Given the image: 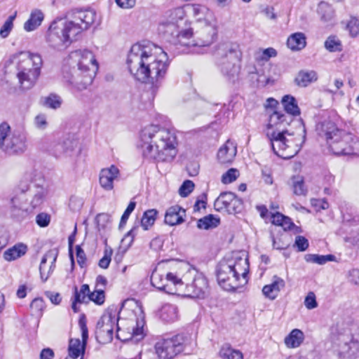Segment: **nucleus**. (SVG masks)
I'll list each match as a JSON object with an SVG mask.
<instances>
[{
  "instance_id": "7ed1b4c3",
  "label": "nucleus",
  "mask_w": 359,
  "mask_h": 359,
  "mask_svg": "<svg viewBox=\"0 0 359 359\" xmlns=\"http://www.w3.org/2000/svg\"><path fill=\"white\" fill-rule=\"evenodd\" d=\"M69 70H64V78L78 90L88 88L95 76L98 65L88 50H76L69 54Z\"/></svg>"
},
{
  "instance_id": "9b49d317",
  "label": "nucleus",
  "mask_w": 359,
  "mask_h": 359,
  "mask_svg": "<svg viewBox=\"0 0 359 359\" xmlns=\"http://www.w3.org/2000/svg\"><path fill=\"white\" fill-rule=\"evenodd\" d=\"M182 269L186 271L181 278L183 285L186 283V295L191 298H205L208 292V283L204 275L188 263H183Z\"/></svg>"
},
{
  "instance_id": "423d86ee",
  "label": "nucleus",
  "mask_w": 359,
  "mask_h": 359,
  "mask_svg": "<svg viewBox=\"0 0 359 359\" xmlns=\"http://www.w3.org/2000/svg\"><path fill=\"white\" fill-rule=\"evenodd\" d=\"M46 194V189L39 186L29 188L27 183L21 182L14 191L11 199V212L13 217L21 219L25 218L29 210L41 205Z\"/></svg>"
},
{
  "instance_id": "37998d69",
  "label": "nucleus",
  "mask_w": 359,
  "mask_h": 359,
  "mask_svg": "<svg viewBox=\"0 0 359 359\" xmlns=\"http://www.w3.org/2000/svg\"><path fill=\"white\" fill-rule=\"evenodd\" d=\"M77 146V142L72 140H67L62 144L56 146L55 151H60L62 149V152L67 155H70Z\"/></svg>"
},
{
  "instance_id": "5fc2aeb1",
  "label": "nucleus",
  "mask_w": 359,
  "mask_h": 359,
  "mask_svg": "<svg viewBox=\"0 0 359 359\" xmlns=\"http://www.w3.org/2000/svg\"><path fill=\"white\" fill-rule=\"evenodd\" d=\"M79 325L81 331L82 343L83 346H86L87 340L88 338V330L86 325V320L85 317L80 318L79 320Z\"/></svg>"
},
{
  "instance_id": "c756f323",
  "label": "nucleus",
  "mask_w": 359,
  "mask_h": 359,
  "mask_svg": "<svg viewBox=\"0 0 359 359\" xmlns=\"http://www.w3.org/2000/svg\"><path fill=\"white\" fill-rule=\"evenodd\" d=\"M317 73L313 71H300L295 78V83L300 87H306L310 83L317 81Z\"/></svg>"
},
{
  "instance_id": "6e6552de",
  "label": "nucleus",
  "mask_w": 359,
  "mask_h": 359,
  "mask_svg": "<svg viewBox=\"0 0 359 359\" xmlns=\"http://www.w3.org/2000/svg\"><path fill=\"white\" fill-rule=\"evenodd\" d=\"M285 127L279 125L269 128L268 124L266 136L274 154L283 159H290L299 153L304 141L300 142Z\"/></svg>"
},
{
  "instance_id": "3c124183",
  "label": "nucleus",
  "mask_w": 359,
  "mask_h": 359,
  "mask_svg": "<svg viewBox=\"0 0 359 359\" xmlns=\"http://www.w3.org/2000/svg\"><path fill=\"white\" fill-rule=\"evenodd\" d=\"M105 295L102 290L90 292L88 302L92 301L97 305H102L104 302Z\"/></svg>"
},
{
  "instance_id": "7c9ffc66",
  "label": "nucleus",
  "mask_w": 359,
  "mask_h": 359,
  "mask_svg": "<svg viewBox=\"0 0 359 359\" xmlns=\"http://www.w3.org/2000/svg\"><path fill=\"white\" fill-rule=\"evenodd\" d=\"M306 44L305 35L302 32L292 34L287 39V45L292 50H299L305 47Z\"/></svg>"
},
{
  "instance_id": "f03ea898",
  "label": "nucleus",
  "mask_w": 359,
  "mask_h": 359,
  "mask_svg": "<svg viewBox=\"0 0 359 359\" xmlns=\"http://www.w3.org/2000/svg\"><path fill=\"white\" fill-rule=\"evenodd\" d=\"M176 146L175 135L167 128L151 125L141 132L140 147L146 158L157 162H170L177 154Z\"/></svg>"
},
{
  "instance_id": "2f4dec72",
  "label": "nucleus",
  "mask_w": 359,
  "mask_h": 359,
  "mask_svg": "<svg viewBox=\"0 0 359 359\" xmlns=\"http://www.w3.org/2000/svg\"><path fill=\"white\" fill-rule=\"evenodd\" d=\"M317 13L320 20L324 22L332 21L334 17V11L332 7L327 3L321 1L317 9Z\"/></svg>"
},
{
  "instance_id": "ddd939ff",
  "label": "nucleus",
  "mask_w": 359,
  "mask_h": 359,
  "mask_svg": "<svg viewBox=\"0 0 359 359\" xmlns=\"http://www.w3.org/2000/svg\"><path fill=\"white\" fill-rule=\"evenodd\" d=\"M332 348L340 357L352 356L359 350V334L350 327H339L332 336Z\"/></svg>"
},
{
  "instance_id": "39448f33",
  "label": "nucleus",
  "mask_w": 359,
  "mask_h": 359,
  "mask_svg": "<svg viewBox=\"0 0 359 359\" xmlns=\"http://www.w3.org/2000/svg\"><path fill=\"white\" fill-rule=\"evenodd\" d=\"M318 135L325 137L331 151L336 155L356 154L359 152V140L351 133L337 128L330 121H325L316 126Z\"/></svg>"
},
{
  "instance_id": "2eb2a0df",
  "label": "nucleus",
  "mask_w": 359,
  "mask_h": 359,
  "mask_svg": "<svg viewBox=\"0 0 359 359\" xmlns=\"http://www.w3.org/2000/svg\"><path fill=\"white\" fill-rule=\"evenodd\" d=\"M281 102L287 114L281 111H274L269 116V128L279 125L287 126L292 122V116H298L300 114V109L297 105L296 99L293 96L289 95L283 96Z\"/></svg>"
},
{
  "instance_id": "338daca9",
  "label": "nucleus",
  "mask_w": 359,
  "mask_h": 359,
  "mask_svg": "<svg viewBox=\"0 0 359 359\" xmlns=\"http://www.w3.org/2000/svg\"><path fill=\"white\" fill-rule=\"evenodd\" d=\"M30 306L32 309H35L36 311H41L43 309V301L41 298H35L31 303Z\"/></svg>"
},
{
  "instance_id": "b1692460",
  "label": "nucleus",
  "mask_w": 359,
  "mask_h": 359,
  "mask_svg": "<svg viewBox=\"0 0 359 359\" xmlns=\"http://www.w3.org/2000/svg\"><path fill=\"white\" fill-rule=\"evenodd\" d=\"M236 153V145L230 140H227L219 149L217 158L222 164L230 163L233 161Z\"/></svg>"
},
{
  "instance_id": "f704fd0d",
  "label": "nucleus",
  "mask_w": 359,
  "mask_h": 359,
  "mask_svg": "<svg viewBox=\"0 0 359 359\" xmlns=\"http://www.w3.org/2000/svg\"><path fill=\"white\" fill-rule=\"evenodd\" d=\"M291 187L293 193L297 196H306L307 194L308 190L302 176H293L291 178Z\"/></svg>"
},
{
  "instance_id": "09e8293b",
  "label": "nucleus",
  "mask_w": 359,
  "mask_h": 359,
  "mask_svg": "<svg viewBox=\"0 0 359 359\" xmlns=\"http://www.w3.org/2000/svg\"><path fill=\"white\" fill-rule=\"evenodd\" d=\"M352 37H356L359 34V20L356 18H351L346 25Z\"/></svg>"
},
{
  "instance_id": "0eeeda50",
  "label": "nucleus",
  "mask_w": 359,
  "mask_h": 359,
  "mask_svg": "<svg viewBox=\"0 0 359 359\" xmlns=\"http://www.w3.org/2000/svg\"><path fill=\"white\" fill-rule=\"evenodd\" d=\"M11 63L16 65L17 77L20 87L25 90L32 88L40 74L43 64L41 55L30 52H20L6 60L5 65L6 69Z\"/></svg>"
},
{
  "instance_id": "72a5a7b5",
  "label": "nucleus",
  "mask_w": 359,
  "mask_h": 359,
  "mask_svg": "<svg viewBox=\"0 0 359 359\" xmlns=\"http://www.w3.org/2000/svg\"><path fill=\"white\" fill-rule=\"evenodd\" d=\"M86 346L81 343L79 339H71L69 343V357L72 359H76L81 354H83Z\"/></svg>"
},
{
  "instance_id": "603ef678",
  "label": "nucleus",
  "mask_w": 359,
  "mask_h": 359,
  "mask_svg": "<svg viewBox=\"0 0 359 359\" xmlns=\"http://www.w3.org/2000/svg\"><path fill=\"white\" fill-rule=\"evenodd\" d=\"M198 27H201V29L198 30L196 33V40L192 41L191 43L190 41H189V40H187V41L189 43V45L188 46H192L205 47V46H208L210 45V44H207V45L199 44L201 41V39H200V37L205 38V36L207 35V33L205 32V25H198Z\"/></svg>"
},
{
  "instance_id": "4be33fe9",
  "label": "nucleus",
  "mask_w": 359,
  "mask_h": 359,
  "mask_svg": "<svg viewBox=\"0 0 359 359\" xmlns=\"http://www.w3.org/2000/svg\"><path fill=\"white\" fill-rule=\"evenodd\" d=\"M119 176V169L114 165L103 168L100 172V184L104 190L111 191L114 189V181L118 180Z\"/></svg>"
},
{
  "instance_id": "8fccbe9b",
  "label": "nucleus",
  "mask_w": 359,
  "mask_h": 359,
  "mask_svg": "<svg viewBox=\"0 0 359 359\" xmlns=\"http://www.w3.org/2000/svg\"><path fill=\"white\" fill-rule=\"evenodd\" d=\"M194 183L191 180H185L179 189V194L182 197L188 196L194 190Z\"/></svg>"
},
{
  "instance_id": "bf43d9fd",
  "label": "nucleus",
  "mask_w": 359,
  "mask_h": 359,
  "mask_svg": "<svg viewBox=\"0 0 359 359\" xmlns=\"http://www.w3.org/2000/svg\"><path fill=\"white\" fill-rule=\"evenodd\" d=\"M294 245L297 248L298 251H305L309 247L308 240L302 236H297L295 239Z\"/></svg>"
},
{
  "instance_id": "393cba45",
  "label": "nucleus",
  "mask_w": 359,
  "mask_h": 359,
  "mask_svg": "<svg viewBox=\"0 0 359 359\" xmlns=\"http://www.w3.org/2000/svg\"><path fill=\"white\" fill-rule=\"evenodd\" d=\"M90 292L89 285L87 284L82 285L79 290L76 286L74 287V296L72 299V309L74 313H78L79 311V308L77 306V304L88 302Z\"/></svg>"
},
{
  "instance_id": "c85d7f7f",
  "label": "nucleus",
  "mask_w": 359,
  "mask_h": 359,
  "mask_svg": "<svg viewBox=\"0 0 359 359\" xmlns=\"http://www.w3.org/2000/svg\"><path fill=\"white\" fill-rule=\"evenodd\" d=\"M27 250V245L18 243L8 248L4 252V258L6 261L11 262L23 256Z\"/></svg>"
},
{
  "instance_id": "4468645a",
  "label": "nucleus",
  "mask_w": 359,
  "mask_h": 359,
  "mask_svg": "<svg viewBox=\"0 0 359 359\" xmlns=\"http://www.w3.org/2000/svg\"><path fill=\"white\" fill-rule=\"evenodd\" d=\"M198 25H205V32L207 35L205 38L200 37L199 44H211L217 36V27L213 13L206 6L200 4H192L189 6Z\"/></svg>"
},
{
  "instance_id": "5701e85b",
  "label": "nucleus",
  "mask_w": 359,
  "mask_h": 359,
  "mask_svg": "<svg viewBox=\"0 0 359 359\" xmlns=\"http://www.w3.org/2000/svg\"><path fill=\"white\" fill-rule=\"evenodd\" d=\"M186 211L178 205L168 208L165 214V222L170 226L180 224L184 222Z\"/></svg>"
},
{
  "instance_id": "6ab92c4d",
  "label": "nucleus",
  "mask_w": 359,
  "mask_h": 359,
  "mask_svg": "<svg viewBox=\"0 0 359 359\" xmlns=\"http://www.w3.org/2000/svg\"><path fill=\"white\" fill-rule=\"evenodd\" d=\"M72 20L67 21L71 24L72 29L76 28V35L77 36L83 30L87 29L95 22L96 18V13L94 10L87 9H76L72 12Z\"/></svg>"
},
{
  "instance_id": "680f3d73",
  "label": "nucleus",
  "mask_w": 359,
  "mask_h": 359,
  "mask_svg": "<svg viewBox=\"0 0 359 359\" xmlns=\"http://www.w3.org/2000/svg\"><path fill=\"white\" fill-rule=\"evenodd\" d=\"M143 338V324L140 322H137V327L133 329L132 340L140 341Z\"/></svg>"
},
{
  "instance_id": "9d476101",
  "label": "nucleus",
  "mask_w": 359,
  "mask_h": 359,
  "mask_svg": "<svg viewBox=\"0 0 359 359\" xmlns=\"http://www.w3.org/2000/svg\"><path fill=\"white\" fill-rule=\"evenodd\" d=\"M184 11L182 8L178 7L169 12L168 18L160 25V29L165 34L170 35L175 38L173 41L175 43H179L182 46H189V40L193 36L191 29H180L182 25L184 24Z\"/></svg>"
},
{
  "instance_id": "58836bf2",
  "label": "nucleus",
  "mask_w": 359,
  "mask_h": 359,
  "mask_svg": "<svg viewBox=\"0 0 359 359\" xmlns=\"http://www.w3.org/2000/svg\"><path fill=\"white\" fill-rule=\"evenodd\" d=\"M219 224V219L209 215L198 220L197 226L198 229H208L216 227Z\"/></svg>"
},
{
  "instance_id": "f3484780",
  "label": "nucleus",
  "mask_w": 359,
  "mask_h": 359,
  "mask_svg": "<svg viewBox=\"0 0 359 359\" xmlns=\"http://www.w3.org/2000/svg\"><path fill=\"white\" fill-rule=\"evenodd\" d=\"M151 283L158 290L172 294H176L183 286L182 278L172 272L168 273L165 276L154 272L151 276Z\"/></svg>"
},
{
  "instance_id": "dca6fc26",
  "label": "nucleus",
  "mask_w": 359,
  "mask_h": 359,
  "mask_svg": "<svg viewBox=\"0 0 359 359\" xmlns=\"http://www.w3.org/2000/svg\"><path fill=\"white\" fill-rule=\"evenodd\" d=\"M186 340L184 334H177L157 342L155 348L159 359H172L182 351Z\"/></svg>"
},
{
  "instance_id": "a211bd4d",
  "label": "nucleus",
  "mask_w": 359,
  "mask_h": 359,
  "mask_svg": "<svg viewBox=\"0 0 359 359\" xmlns=\"http://www.w3.org/2000/svg\"><path fill=\"white\" fill-rule=\"evenodd\" d=\"M214 208L217 211L236 214L242 211L243 202L232 192H222L215 201Z\"/></svg>"
},
{
  "instance_id": "13d9d810",
  "label": "nucleus",
  "mask_w": 359,
  "mask_h": 359,
  "mask_svg": "<svg viewBox=\"0 0 359 359\" xmlns=\"http://www.w3.org/2000/svg\"><path fill=\"white\" fill-rule=\"evenodd\" d=\"M304 305L308 309H313L318 306L316 295L313 292H309L306 297Z\"/></svg>"
},
{
  "instance_id": "a18cd8bd",
  "label": "nucleus",
  "mask_w": 359,
  "mask_h": 359,
  "mask_svg": "<svg viewBox=\"0 0 359 359\" xmlns=\"http://www.w3.org/2000/svg\"><path fill=\"white\" fill-rule=\"evenodd\" d=\"M62 102V98L56 94H50L45 100V104L52 109L60 108Z\"/></svg>"
},
{
  "instance_id": "f8f14e48",
  "label": "nucleus",
  "mask_w": 359,
  "mask_h": 359,
  "mask_svg": "<svg viewBox=\"0 0 359 359\" xmlns=\"http://www.w3.org/2000/svg\"><path fill=\"white\" fill-rule=\"evenodd\" d=\"M78 32L72 29L71 24L62 20L54 21L49 27L46 41L53 48L57 50L66 48L75 39Z\"/></svg>"
},
{
  "instance_id": "6e6d98bb",
  "label": "nucleus",
  "mask_w": 359,
  "mask_h": 359,
  "mask_svg": "<svg viewBox=\"0 0 359 359\" xmlns=\"http://www.w3.org/2000/svg\"><path fill=\"white\" fill-rule=\"evenodd\" d=\"M50 222V216L45 212L39 213L36 217V222L40 227L48 226Z\"/></svg>"
},
{
  "instance_id": "4d7b16f0",
  "label": "nucleus",
  "mask_w": 359,
  "mask_h": 359,
  "mask_svg": "<svg viewBox=\"0 0 359 359\" xmlns=\"http://www.w3.org/2000/svg\"><path fill=\"white\" fill-rule=\"evenodd\" d=\"M95 220L97 226L104 229L111 222V216L107 213H100L97 215Z\"/></svg>"
},
{
  "instance_id": "774afa93",
  "label": "nucleus",
  "mask_w": 359,
  "mask_h": 359,
  "mask_svg": "<svg viewBox=\"0 0 359 359\" xmlns=\"http://www.w3.org/2000/svg\"><path fill=\"white\" fill-rule=\"evenodd\" d=\"M285 215L280 212H276L271 215V222L273 224L276 226H280L282 224L283 221L284 220Z\"/></svg>"
},
{
  "instance_id": "e433bc0d",
  "label": "nucleus",
  "mask_w": 359,
  "mask_h": 359,
  "mask_svg": "<svg viewBox=\"0 0 359 359\" xmlns=\"http://www.w3.org/2000/svg\"><path fill=\"white\" fill-rule=\"evenodd\" d=\"M219 354L225 359H243V353L238 350L232 348L229 344L222 346Z\"/></svg>"
},
{
  "instance_id": "c9c22d12",
  "label": "nucleus",
  "mask_w": 359,
  "mask_h": 359,
  "mask_svg": "<svg viewBox=\"0 0 359 359\" xmlns=\"http://www.w3.org/2000/svg\"><path fill=\"white\" fill-rule=\"evenodd\" d=\"M161 318L165 322H172L177 318V309L175 305L167 304L163 306Z\"/></svg>"
},
{
  "instance_id": "bb28decb",
  "label": "nucleus",
  "mask_w": 359,
  "mask_h": 359,
  "mask_svg": "<svg viewBox=\"0 0 359 359\" xmlns=\"http://www.w3.org/2000/svg\"><path fill=\"white\" fill-rule=\"evenodd\" d=\"M12 151L13 152H23L27 149V137L25 133L14 130L12 133Z\"/></svg>"
},
{
  "instance_id": "20e7f679",
  "label": "nucleus",
  "mask_w": 359,
  "mask_h": 359,
  "mask_svg": "<svg viewBox=\"0 0 359 359\" xmlns=\"http://www.w3.org/2000/svg\"><path fill=\"white\" fill-rule=\"evenodd\" d=\"M249 262L245 253H235L231 259L220 262L217 269L219 285L225 290H236L248 283Z\"/></svg>"
},
{
  "instance_id": "de8ad7c7",
  "label": "nucleus",
  "mask_w": 359,
  "mask_h": 359,
  "mask_svg": "<svg viewBox=\"0 0 359 359\" xmlns=\"http://www.w3.org/2000/svg\"><path fill=\"white\" fill-rule=\"evenodd\" d=\"M238 170L236 168H230L222 176V182L223 184H229L235 181L238 177Z\"/></svg>"
},
{
  "instance_id": "c03bdc74",
  "label": "nucleus",
  "mask_w": 359,
  "mask_h": 359,
  "mask_svg": "<svg viewBox=\"0 0 359 359\" xmlns=\"http://www.w3.org/2000/svg\"><path fill=\"white\" fill-rule=\"evenodd\" d=\"M15 17V15L9 16L1 27L0 36L1 38L5 39L9 35L13 27V20Z\"/></svg>"
},
{
  "instance_id": "4c0bfd02",
  "label": "nucleus",
  "mask_w": 359,
  "mask_h": 359,
  "mask_svg": "<svg viewBox=\"0 0 359 359\" xmlns=\"http://www.w3.org/2000/svg\"><path fill=\"white\" fill-rule=\"evenodd\" d=\"M157 214L158 211L156 209H150L144 212L141 219V226L144 230H148L154 225Z\"/></svg>"
},
{
  "instance_id": "f257e3e1",
  "label": "nucleus",
  "mask_w": 359,
  "mask_h": 359,
  "mask_svg": "<svg viewBox=\"0 0 359 359\" xmlns=\"http://www.w3.org/2000/svg\"><path fill=\"white\" fill-rule=\"evenodd\" d=\"M127 65L136 80L155 84L165 78L169 62L167 53L161 47L144 42L132 46Z\"/></svg>"
},
{
  "instance_id": "e2e57ef3",
  "label": "nucleus",
  "mask_w": 359,
  "mask_h": 359,
  "mask_svg": "<svg viewBox=\"0 0 359 359\" xmlns=\"http://www.w3.org/2000/svg\"><path fill=\"white\" fill-rule=\"evenodd\" d=\"M349 281L355 285H359V269H353L348 272Z\"/></svg>"
},
{
  "instance_id": "ea45409f",
  "label": "nucleus",
  "mask_w": 359,
  "mask_h": 359,
  "mask_svg": "<svg viewBox=\"0 0 359 359\" xmlns=\"http://www.w3.org/2000/svg\"><path fill=\"white\" fill-rule=\"evenodd\" d=\"M304 259L307 262L322 265L325 264L327 262L333 261L334 259V256L332 255H319L314 254H307L304 256Z\"/></svg>"
},
{
  "instance_id": "412c9836",
  "label": "nucleus",
  "mask_w": 359,
  "mask_h": 359,
  "mask_svg": "<svg viewBox=\"0 0 359 359\" xmlns=\"http://www.w3.org/2000/svg\"><path fill=\"white\" fill-rule=\"evenodd\" d=\"M58 255L56 249L48 251L42 257L41 261L39 271L41 278L43 282H46L49 278L50 273L55 269V262Z\"/></svg>"
},
{
  "instance_id": "cd10ccee",
  "label": "nucleus",
  "mask_w": 359,
  "mask_h": 359,
  "mask_svg": "<svg viewBox=\"0 0 359 359\" xmlns=\"http://www.w3.org/2000/svg\"><path fill=\"white\" fill-rule=\"evenodd\" d=\"M43 18V13L41 10H33L31 12L29 18L24 24V29L27 32H32L35 30L39 26L41 25Z\"/></svg>"
},
{
  "instance_id": "a878e982",
  "label": "nucleus",
  "mask_w": 359,
  "mask_h": 359,
  "mask_svg": "<svg viewBox=\"0 0 359 359\" xmlns=\"http://www.w3.org/2000/svg\"><path fill=\"white\" fill-rule=\"evenodd\" d=\"M273 278L274 280L271 284L265 285L262 289L263 294L271 299H274L278 292L285 285L284 280L282 278L277 276H274Z\"/></svg>"
},
{
  "instance_id": "473e14b6",
  "label": "nucleus",
  "mask_w": 359,
  "mask_h": 359,
  "mask_svg": "<svg viewBox=\"0 0 359 359\" xmlns=\"http://www.w3.org/2000/svg\"><path fill=\"white\" fill-rule=\"evenodd\" d=\"M304 340V333L298 329H294L285 338V344L288 348L298 347Z\"/></svg>"
},
{
  "instance_id": "1a4fd4ad",
  "label": "nucleus",
  "mask_w": 359,
  "mask_h": 359,
  "mask_svg": "<svg viewBox=\"0 0 359 359\" xmlns=\"http://www.w3.org/2000/svg\"><path fill=\"white\" fill-rule=\"evenodd\" d=\"M213 55L217 65L224 76L231 79L238 75L240 69L238 62L241 57V52L238 44L220 43L215 48Z\"/></svg>"
},
{
  "instance_id": "69168bd1",
  "label": "nucleus",
  "mask_w": 359,
  "mask_h": 359,
  "mask_svg": "<svg viewBox=\"0 0 359 359\" xmlns=\"http://www.w3.org/2000/svg\"><path fill=\"white\" fill-rule=\"evenodd\" d=\"M115 1L122 8H131L135 5L136 0H115Z\"/></svg>"
},
{
  "instance_id": "aec40b11",
  "label": "nucleus",
  "mask_w": 359,
  "mask_h": 359,
  "mask_svg": "<svg viewBox=\"0 0 359 359\" xmlns=\"http://www.w3.org/2000/svg\"><path fill=\"white\" fill-rule=\"evenodd\" d=\"M114 327L111 315L103 316L97 323L96 338L100 343L106 344L113 339Z\"/></svg>"
},
{
  "instance_id": "49530a36",
  "label": "nucleus",
  "mask_w": 359,
  "mask_h": 359,
  "mask_svg": "<svg viewBox=\"0 0 359 359\" xmlns=\"http://www.w3.org/2000/svg\"><path fill=\"white\" fill-rule=\"evenodd\" d=\"M113 250L111 248L106 247L104 251V256L100 259L98 265L100 268L106 269L109 267L111 260Z\"/></svg>"
},
{
  "instance_id": "864d4df0",
  "label": "nucleus",
  "mask_w": 359,
  "mask_h": 359,
  "mask_svg": "<svg viewBox=\"0 0 359 359\" xmlns=\"http://www.w3.org/2000/svg\"><path fill=\"white\" fill-rule=\"evenodd\" d=\"M135 206H136V203L135 201H130L129 203L128 207L126 208V210L124 211V212L121 218V221H120V224H119L120 227H122L123 226H124L126 224L130 215L134 210V209L135 208Z\"/></svg>"
},
{
  "instance_id": "a19ab883",
  "label": "nucleus",
  "mask_w": 359,
  "mask_h": 359,
  "mask_svg": "<svg viewBox=\"0 0 359 359\" xmlns=\"http://www.w3.org/2000/svg\"><path fill=\"white\" fill-rule=\"evenodd\" d=\"M277 51L273 48H268L264 50H260L255 53L256 61L267 62L271 57H276Z\"/></svg>"
},
{
  "instance_id": "79ce46f5",
  "label": "nucleus",
  "mask_w": 359,
  "mask_h": 359,
  "mask_svg": "<svg viewBox=\"0 0 359 359\" xmlns=\"http://www.w3.org/2000/svg\"><path fill=\"white\" fill-rule=\"evenodd\" d=\"M325 47L327 50L330 52L341 51L342 49V45L336 36H329L325 42Z\"/></svg>"
},
{
  "instance_id": "0e129e2a",
  "label": "nucleus",
  "mask_w": 359,
  "mask_h": 359,
  "mask_svg": "<svg viewBox=\"0 0 359 359\" xmlns=\"http://www.w3.org/2000/svg\"><path fill=\"white\" fill-rule=\"evenodd\" d=\"M46 296L50 299V301L54 304H59L61 302V297L58 292H46Z\"/></svg>"
},
{
  "instance_id": "052dcab7",
  "label": "nucleus",
  "mask_w": 359,
  "mask_h": 359,
  "mask_svg": "<svg viewBox=\"0 0 359 359\" xmlns=\"http://www.w3.org/2000/svg\"><path fill=\"white\" fill-rule=\"evenodd\" d=\"M76 258L77 262L79 265L83 268L86 266V257L83 250L81 248L80 245L76 246Z\"/></svg>"
}]
</instances>
